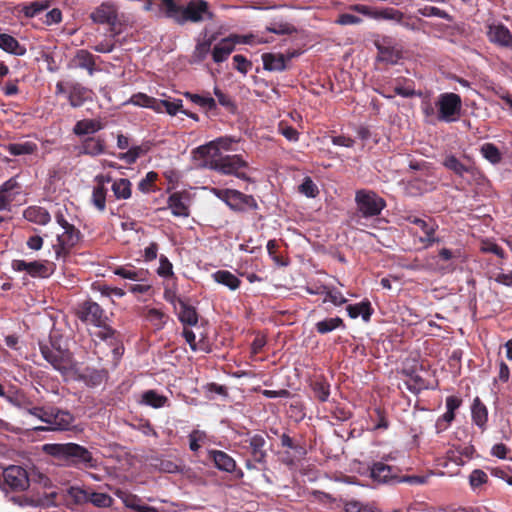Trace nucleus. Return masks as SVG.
Masks as SVG:
<instances>
[{"label":"nucleus","mask_w":512,"mask_h":512,"mask_svg":"<svg viewBox=\"0 0 512 512\" xmlns=\"http://www.w3.org/2000/svg\"><path fill=\"white\" fill-rule=\"evenodd\" d=\"M315 398L320 402H326L330 395V385L325 380H316L312 383Z\"/></svg>","instance_id":"50"},{"label":"nucleus","mask_w":512,"mask_h":512,"mask_svg":"<svg viewBox=\"0 0 512 512\" xmlns=\"http://www.w3.org/2000/svg\"><path fill=\"white\" fill-rule=\"evenodd\" d=\"M166 315L159 309L150 308L147 311L146 319L153 325L161 327L165 323Z\"/></svg>","instance_id":"64"},{"label":"nucleus","mask_w":512,"mask_h":512,"mask_svg":"<svg viewBox=\"0 0 512 512\" xmlns=\"http://www.w3.org/2000/svg\"><path fill=\"white\" fill-rule=\"evenodd\" d=\"M157 106L159 107V110H156V112H162L163 109L171 115L175 116L178 112L182 113V100L177 99L174 101H168V100H160L158 99Z\"/></svg>","instance_id":"52"},{"label":"nucleus","mask_w":512,"mask_h":512,"mask_svg":"<svg viewBox=\"0 0 512 512\" xmlns=\"http://www.w3.org/2000/svg\"><path fill=\"white\" fill-rule=\"evenodd\" d=\"M443 165L448 170L453 171L456 175L462 177L465 173L474 174L475 168L473 166H467L463 164L456 156L448 155Z\"/></svg>","instance_id":"39"},{"label":"nucleus","mask_w":512,"mask_h":512,"mask_svg":"<svg viewBox=\"0 0 512 512\" xmlns=\"http://www.w3.org/2000/svg\"><path fill=\"white\" fill-rule=\"evenodd\" d=\"M215 282L228 287L231 290H236L240 287L241 280L228 270H218L212 274Z\"/></svg>","instance_id":"37"},{"label":"nucleus","mask_w":512,"mask_h":512,"mask_svg":"<svg viewBox=\"0 0 512 512\" xmlns=\"http://www.w3.org/2000/svg\"><path fill=\"white\" fill-rule=\"evenodd\" d=\"M129 103L140 107L150 108L154 111L159 110V107L157 106L158 99L148 96L144 93H137L132 95Z\"/></svg>","instance_id":"47"},{"label":"nucleus","mask_w":512,"mask_h":512,"mask_svg":"<svg viewBox=\"0 0 512 512\" xmlns=\"http://www.w3.org/2000/svg\"><path fill=\"white\" fill-rule=\"evenodd\" d=\"M22 192L17 177H11L0 185V211H11L12 202Z\"/></svg>","instance_id":"16"},{"label":"nucleus","mask_w":512,"mask_h":512,"mask_svg":"<svg viewBox=\"0 0 512 512\" xmlns=\"http://www.w3.org/2000/svg\"><path fill=\"white\" fill-rule=\"evenodd\" d=\"M481 155L491 164H499L502 161V153L493 143H484L480 147Z\"/></svg>","instance_id":"46"},{"label":"nucleus","mask_w":512,"mask_h":512,"mask_svg":"<svg viewBox=\"0 0 512 512\" xmlns=\"http://www.w3.org/2000/svg\"><path fill=\"white\" fill-rule=\"evenodd\" d=\"M184 96L189 99L192 103L200 106L206 111L215 110L217 107L216 101L212 98L209 93L207 95H200L191 92H185Z\"/></svg>","instance_id":"42"},{"label":"nucleus","mask_w":512,"mask_h":512,"mask_svg":"<svg viewBox=\"0 0 512 512\" xmlns=\"http://www.w3.org/2000/svg\"><path fill=\"white\" fill-rule=\"evenodd\" d=\"M94 181L96 185L92 191L91 201L98 211L103 212L106 209L107 189L105 188V184L110 183L112 177L109 174H99L95 176Z\"/></svg>","instance_id":"20"},{"label":"nucleus","mask_w":512,"mask_h":512,"mask_svg":"<svg viewBox=\"0 0 512 512\" xmlns=\"http://www.w3.org/2000/svg\"><path fill=\"white\" fill-rule=\"evenodd\" d=\"M11 267L16 272L25 271L32 278H48L55 271V264L48 260L27 262L21 259H14Z\"/></svg>","instance_id":"12"},{"label":"nucleus","mask_w":512,"mask_h":512,"mask_svg":"<svg viewBox=\"0 0 512 512\" xmlns=\"http://www.w3.org/2000/svg\"><path fill=\"white\" fill-rule=\"evenodd\" d=\"M13 406L34 416V409H40L41 406H33L32 402L23 394L7 395L5 398Z\"/></svg>","instance_id":"43"},{"label":"nucleus","mask_w":512,"mask_h":512,"mask_svg":"<svg viewBox=\"0 0 512 512\" xmlns=\"http://www.w3.org/2000/svg\"><path fill=\"white\" fill-rule=\"evenodd\" d=\"M160 265L157 269V273L161 277H172L174 275L173 273V265L169 261V259L165 255H161L159 258Z\"/></svg>","instance_id":"63"},{"label":"nucleus","mask_w":512,"mask_h":512,"mask_svg":"<svg viewBox=\"0 0 512 512\" xmlns=\"http://www.w3.org/2000/svg\"><path fill=\"white\" fill-rule=\"evenodd\" d=\"M113 273L121 278L137 282H147L149 277V271L147 269H137L130 264L115 268Z\"/></svg>","instance_id":"27"},{"label":"nucleus","mask_w":512,"mask_h":512,"mask_svg":"<svg viewBox=\"0 0 512 512\" xmlns=\"http://www.w3.org/2000/svg\"><path fill=\"white\" fill-rule=\"evenodd\" d=\"M34 417L38 418L46 427H36L38 431H69L74 428L75 416L68 410L55 406H41L34 409Z\"/></svg>","instance_id":"7"},{"label":"nucleus","mask_w":512,"mask_h":512,"mask_svg":"<svg viewBox=\"0 0 512 512\" xmlns=\"http://www.w3.org/2000/svg\"><path fill=\"white\" fill-rule=\"evenodd\" d=\"M91 52L86 49H79L75 52L74 56L70 59L68 66L70 68H80L87 70L88 74L92 76L96 69V59Z\"/></svg>","instance_id":"21"},{"label":"nucleus","mask_w":512,"mask_h":512,"mask_svg":"<svg viewBox=\"0 0 512 512\" xmlns=\"http://www.w3.org/2000/svg\"><path fill=\"white\" fill-rule=\"evenodd\" d=\"M405 373L409 377L407 386L411 392L418 393L422 390L433 389V387L430 385V382L422 378L418 373H416V371L410 370L405 371Z\"/></svg>","instance_id":"41"},{"label":"nucleus","mask_w":512,"mask_h":512,"mask_svg":"<svg viewBox=\"0 0 512 512\" xmlns=\"http://www.w3.org/2000/svg\"><path fill=\"white\" fill-rule=\"evenodd\" d=\"M80 239L81 232L74 225L64 229V232L57 236V243L53 245L56 259L65 260Z\"/></svg>","instance_id":"14"},{"label":"nucleus","mask_w":512,"mask_h":512,"mask_svg":"<svg viewBox=\"0 0 512 512\" xmlns=\"http://www.w3.org/2000/svg\"><path fill=\"white\" fill-rule=\"evenodd\" d=\"M355 203L358 213L364 218L376 217L386 207V201L372 190L356 191Z\"/></svg>","instance_id":"10"},{"label":"nucleus","mask_w":512,"mask_h":512,"mask_svg":"<svg viewBox=\"0 0 512 512\" xmlns=\"http://www.w3.org/2000/svg\"><path fill=\"white\" fill-rule=\"evenodd\" d=\"M89 492L83 488L72 486L67 490V495L74 504L79 505L88 503Z\"/></svg>","instance_id":"53"},{"label":"nucleus","mask_w":512,"mask_h":512,"mask_svg":"<svg viewBox=\"0 0 512 512\" xmlns=\"http://www.w3.org/2000/svg\"><path fill=\"white\" fill-rule=\"evenodd\" d=\"M234 433V446L246 458L245 466L248 470L255 469L256 464L265 465L267 463L268 436L265 432H254L244 429Z\"/></svg>","instance_id":"1"},{"label":"nucleus","mask_w":512,"mask_h":512,"mask_svg":"<svg viewBox=\"0 0 512 512\" xmlns=\"http://www.w3.org/2000/svg\"><path fill=\"white\" fill-rule=\"evenodd\" d=\"M76 315L81 322L96 327H102L108 320L104 309L91 299L85 300L78 305Z\"/></svg>","instance_id":"13"},{"label":"nucleus","mask_w":512,"mask_h":512,"mask_svg":"<svg viewBox=\"0 0 512 512\" xmlns=\"http://www.w3.org/2000/svg\"><path fill=\"white\" fill-rule=\"evenodd\" d=\"M471 415L472 421L481 429L484 430L486 428V423L488 421V410L485 404L480 400L479 397H476L473 400V404L471 407Z\"/></svg>","instance_id":"34"},{"label":"nucleus","mask_w":512,"mask_h":512,"mask_svg":"<svg viewBox=\"0 0 512 512\" xmlns=\"http://www.w3.org/2000/svg\"><path fill=\"white\" fill-rule=\"evenodd\" d=\"M345 512H374L373 506L369 504H363L356 500L347 501L344 504Z\"/></svg>","instance_id":"59"},{"label":"nucleus","mask_w":512,"mask_h":512,"mask_svg":"<svg viewBox=\"0 0 512 512\" xmlns=\"http://www.w3.org/2000/svg\"><path fill=\"white\" fill-rule=\"evenodd\" d=\"M404 18V14L395 8H383L377 10L376 19H385V20H393L396 22H401Z\"/></svg>","instance_id":"55"},{"label":"nucleus","mask_w":512,"mask_h":512,"mask_svg":"<svg viewBox=\"0 0 512 512\" xmlns=\"http://www.w3.org/2000/svg\"><path fill=\"white\" fill-rule=\"evenodd\" d=\"M4 149L12 156L31 155L38 150L35 142L9 143Z\"/></svg>","instance_id":"36"},{"label":"nucleus","mask_w":512,"mask_h":512,"mask_svg":"<svg viewBox=\"0 0 512 512\" xmlns=\"http://www.w3.org/2000/svg\"><path fill=\"white\" fill-rule=\"evenodd\" d=\"M43 358L62 374L73 368V354L67 348L62 336L50 335L45 341L39 342Z\"/></svg>","instance_id":"4"},{"label":"nucleus","mask_w":512,"mask_h":512,"mask_svg":"<svg viewBox=\"0 0 512 512\" xmlns=\"http://www.w3.org/2000/svg\"><path fill=\"white\" fill-rule=\"evenodd\" d=\"M486 35L490 43L512 49V33L503 23L489 24Z\"/></svg>","instance_id":"18"},{"label":"nucleus","mask_w":512,"mask_h":512,"mask_svg":"<svg viewBox=\"0 0 512 512\" xmlns=\"http://www.w3.org/2000/svg\"><path fill=\"white\" fill-rule=\"evenodd\" d=\"M167 398L158 394L155 390H148L142 395V403L153 408H161L165 405Z\"/></svg>","instance_id":"49"},{"label":"nucleus","mask_w":512,"mask_h":512,"mask_svg":"<svg viewBox=\"0 0 512 512\" xmlns=\"http://www.w3.org/2000/svg\"><path fill=\"white\" fill-rule=\"evenodd\" d=\"M0 49L15 56H23L27 52L24 45L20 44L15 37L6 33L0 34Z\"/></svg>","instance_id":"31"},{"label":"nucleus","mask_w":512,"mask_h":512,"mask_svg":"<svg viewBox=\"0 0 512 512\" xmlns=\"http://www.w3.org/2000/svg\"><path fill=\"white\" fill-rule=\"evenodd\" d=\"M23 217L29 222L42 226L47 225L51 221V216L47 209L36 205L27 207L23 211Z\"/></svg>","instance_id":"30"},{"label":"nucleus","mask_w":512,"mask_h":512,"mask_svg":"<svg viewBox=\"0 0 512 512\" xmlns=\"http://www.w3.org/2000/svg\"><path fill=\"white\" fill-rule=\"evenodd\" d=\"M69 88L70 91L67 99L71 107H81L86 101L91 100L92 91L81 83L73 82Z\"/></svg>","instance_id":"24"},{"label":"nucleus","mask_w":512,"mask_h":512,"mask_svg":"<svg viewBox=\"0 0 512 512\" xmlns=\"http://www.w3.org/2000/svg\"><path fill=\"white\" fill-rule=\"evenodd\" d=\"M278 244L276 240H269L267 243V252L272 260L279 266H287L288 262L277 253Z\"/></svg>","instance_id":"58"},{"label":"nucleus","mask_w":512,"mask_h":512,"mask_svg":"<svg viewBox=\"0 0 512 512\" xmlns=\"http://www.w3.org/2000/svg\"><path fill=\"white\" fill-rule=\"evenodd\" d=\"M436 107L438 108V120L444 122H453L457 120L461 112V97L456 93L440 94Z\"/></svg>","instance_id":"11"},{"label":"nucleus","mask_w":512,"mask_h":512,"mask_svg":"<svg viewBox=\"0 0 512 512\" xmlns=\"http://www.w3.org/2000/svg\"><path fill=\"white\" fill-rule=\"evenodd\" d=\"M233 63L234 68L244 75H246L248 71L252 68V62L241 54H236L233 56Z\"/></svg>","instance_id":"60"},{"label":"nucleus","mask_w":512,"mask_h":512,"mask_svg":"<svg viewBox=\"0 0 512 512\" xmlns=\"http://www.w3.org/2000/svg\"><path fill=\"white\" fill-rule=\"evenodd\" d=\"M88 502L92 503L96 507L100 508H108L113 504V498L106 494L100 492H89Z\"/></svg>","instance_id":"51"},{"label":"nucleus","mask_w":512,"mask_h":512,"mask_svg":"<svg viewBox=\"0 0 512 512\" xmlns=\"http://www.w3.org/2000/svg\"><path fill=\"white\" fill-rule=\"evenodd\" d=\"M58 493L56 491L44 492L37 497H27L25 495L12 496L11 501L19 506H42L50 507L56 505Z\"/></svg>","instance_id":"19"},{"label":"nucleus","mask_w":512,"mask_h":512,"mask_svg":"<svg viewBox=\"0 0 512 512\" xmlns=\"http://www.w3.org/2000/svg\"><path fill=\"white\" fill-rule=\"evenodd\" d=\"M401 472L402 470L397 466L376 461L369 467V478L378 485H395L398 483L421 485L427 481L426 476L402 475Z\"/></svg>","instance_id":"6"},{"label":"nucleus","mask_w":512,"mask_h":512,"mask_svg":"<svg viewBox=\"0 0 512 512\" xmlns=\"http://www.w3.org/2000/svg\"><path fill=\"white\" fill-rule=\"evenodd\" d=\"M3 480L0 483V488L5 493L23 492L30 486L31 481L38 482L44 488L51 487V480L42 473L29 474L26 469L18 465H10L3 470Z\"/></svg>","instance_id":"5"},{"label":"nucleus","mask_w":512,"mask_h":512,"mask_svg":"<svg viewBox=\"0 0 512 512\" xmlns=\"http://www.w3.org/2000/svg\"><path fill=\"white\" fill-rule=\"evenodd\" d=\"M179 311L178 319L183 325L195 326L198 323L199 315L194 306L190 305L181 298H177Z\"/></svg>","instance_id":"28"},{"label":"nucleus","mask_w":512,"mask_h":512,"mask_svg":"<svg viewBox=\"0 0 512 512\" xmlns=\"http://www.w3.org/2000/svg\"><path fill=\"white\" fill-rule=\"evenodd\" d=\"M189 196L186 192H174L168 198V207L174 216L188 217L190 214L188 205Z\"/></svg>","instance_id":"23"},{"label":"nucleus","mask_w":512,"mask_h":512,"mask_svg":"<svg viewBox=\"0 0 512 512\" xmlns=\"http://www.w3.org/2000/svg\"><path fill=\"white\" fill-rule=\"evenodd\" d=\"M345 323L342 318L334 317V318H326L324 320L318 321L315 324V329L319 334H327L337 328L344 329Z\"/></svg>","instance_id":"44"},{"label":"nucleus","mask_w":512,"mask_h":512,"mask_svg":"<svg viewBox=\"0 0 512 512\" xmlns=\"http://www.w3.org/2000/svg\"><path fill=\"white\" fill-rule=\"evenodd\" d=\"M19 7H20V12H22L25 17L33 18L36 15H38L40 12L48 9L49 2L48 1H44V2L34 1L29 4H23Z\"/></svg>","instance_id":"48"},{"label":"nucleus","mask_w":512,"mask_h":512,"mask_svg":"<svg viewBox=\"0 0 512 512\" xmlns=\"http://www.w3.org/2000/svg\"><path fill=\"white\" fill-rule=\"evenodd\" d=\"M263 67L268 71H284L286 57L283 54L264 53L262 55Z\"/></svg>","instance_id":"35"},{"label":"nucleus","mask_w":512,"mask_h":512,"mask_svg":"<svg viewBox=\"0 0 512 512\" xmlns=\"http://www.w3.org/2000/svg\"><path fill=\"white\" fill-rule=\"evenodd\" d=\"M346 311L348 316L352 319H356L361 316L363 321L369 322L374 309L372 308L370 301L365 299L357 304H349L346 307Z\"/></svg>","instance_id":"32"},{"label":"nucleus","mask_w":512,"mask_h":512,"mask_svg":"<svg viewBox=\"0 0 512 512\" xmlns=\"http://www.w3.org/2000/svg\"><path fill=\"white\" fill-rule=\"evenodd\" d=\"M266 30L278 35H291L296 32V28L287 22H273L266 27Z\"/></svg>","instance_id":"54"},{"label":"nucleus","mask_w":512,"mask_h":512,"mask_svg":"<svg viewBox=\"0 0 512 512\" xmlns=\"http://www.w3.org/2000/svg\"><path fill=\"white\" fill-rule=\"evenodd\" d=\"M299 192L310 198H315L319 194L317 185L310 177L304 178L299 186Z\"/></svg>","instance_id":"56"},{"label":"nucleus","mask_w":512,"mask_h":512,"mask_svg":"<svg viewBox=\"0 0 512 512\" xmlns=\"http://www.w3.org/2000/svg\"><path fill=\"white\" fill-rule=\"evenodd\" d=\"M278 130L287 140L296 142L299 139V132L291 125L281 121L278 125Z\"/></svg>","instance_id":"61"},{"label":"nucleus","mask_w":512,"mask_h":512,"mask_svg":"<svg viewBox=\"0 0 512 512\" xmlns=\"http://www.w3.org/2000/svg\"><path fill=\"white\" fill-rule=\"evenodd\" d=\"M117 496L119 498H121V500L123 501L124 505L127 508H130V509H132V510H134L136 512L139 509L146 510V511L147 510L148 511H152L150 509V506L141 503V499L137 495L128 494V493L119 491V492H117Z\"/></svg>","instance_id":"45"},{"label":"nucleus","mask_w":512,"mask_h":512,"mask_svg":"<svg viewBox=\"0 0 512 512\" xmlns=\"http://www.w3.org/2000/svg\"><path fill=\"white\" fill-rule=\"evenodd\" d=\"M488 481V475L481 469H475L469 476V484L472 489H476Z\"/></svg>","instance_id":"57"},{"label":"nucleus","mask_w":512,"mask_h":512,"mask_svg":"<svg viewBox=\"0 0 512 512\" xmlns=\"http://www.w3.org/2000/svg\"><path fill=\"white\" fill-rule=\"evenodd\" d=\"M233 140L230 138H219L211 141L208 144L199 146L196 151L201 157H209L212 155H221L219 149L229 150Z\"/></svg>","instance_id":"29"},{"label":"nucleus","mask_w":512,"mask_h":512,"mask_svg":"<svg viewBox=\"0 0 512 512\" xmlns=\"http://www.w3.org/2000/svg\"><path fill=\"white\" fill-rule=\"evenodd\" d=\"M101 129H103V125L100 121L94 119H83L75 124L73 132L75 135L82 136L96 133Z\"/></svg>","instance_id":"38"},{"label":"nucleus","mask_w":512,"mask_h":512,"mask_svg":"<svg viewBox=\"0 0 512 512\" xmlns=\"http://www.w3.org/2000/svg\"><path fill=\"white\" fill-rule=\"evenodd\" d=\"M43 451L78 469H95L98 466V461L92 453L77 443H49L43 446Z\"/></svg>","instance_id":"2"},{"label":"nucleus","mask_w":512,"mask_h":512,"mask_svg":"<svg viewBox=\"0 0 512 512\" xmlns=\"http://www.w3.org/2000/svg\"><path fill=\"white\" fill-rule=\"evenodd\" d=\"M157 178L158 174L156 172H148L146 176L143 179H141L140 182L138 183V189L143 193L150 192Z\"/></svg>","instance_id":"62"},{"label":"nucleus","mask_w":512,"mask_h":512,"mask_svg":"<svg viewBox=\"0 0 512 512\" xmlns=\"http://www.w3.org/2000/svg\"><path fill=\"white\" fill-rule=\"evenodd\" d=\"M161 2L166 17L173 19L179 25L187 22L199 23L206 18H213V13L205 0H191L186 6L178 5L175 0H161Z\"/></svg>","instance_id":"3"},{"label":"nucleus","mask_w":512,"mask_h":512,"mask_svg":"<svg viewBox=\"0 0 512 512\" xmlns=\"http://www.w3.org/2000/svg\"><path fill=\"white\" fill-rule=\"evenodd\" d=\"M237 36H229L217 43L212 50V58L216 63L225 61L234 51Z\"/></svg>","instance_id":"26"},{"label":"nucleus","mask_w":512,"mask_h":512,"mask_svg":"<svg viewBox=\"0 0 512 512\" xmlns=\"http://www.w3.org/2000/svg\"><path fill=\"white\" fill-rule=\"evenodd\" d=\"M111 189L115 198L118 200L129 199L132 194V184L130 180L126 178H119L113 181Z\"/></svg>","instance_id":"40"},{"label":"nucleus","mask_w":512,"mask_h":512,"mask_svg":"<svg viewBox=\"0 0 512 512\" xmlns=\"http://www.w3.org/2000/svg\"><path fill=\"white\" fill-rule=\"evenodd\" d=\"M405 220L418 226L419 228H422L424 236L420 237L419 241L424 245L425 248H429L434 243L439 242V238H437L435 235L439 226L433 218H428L425 220L414 215H407Z\"/></svg>","instance_id":"15"},{"label":"nucleus","mask_w":512,"mask_h":512,"mask_svg":"<svg viewBox=\"0 0 512 512\" xmlns=\"http://www.w3.org/2000/svg\"><path fill=\"white\" fill-rule=\"evenodd\" d=\"M374 45L378 51V62L395 65L402 58L401 51L391 45V39L389 37H383L382 40H375Z\"/></svg>","instance_id":"17"},{"label":"nucleus","mask_w":512,"mask_h":512,"mask_svg":"<svg viewBox=\"0 0 512 512\" xmlns=\"http://www.w3.org/2000/svg\"><path fill=\"white\" fill-rule=\"evenodd\" d=\"M208 459L211 460L215 467L227 473H233L236 470V461L228 453L221 450H209Z\"/></svg>","instance_id":"22"},{"label":"nucleus","mask_w":512,"mask_h":512,"mask_svg":"<svg viewBox=\"0 0 512 512\" xmlns=\"http://www.w3.org/2000/svg\"><path fill=\"white\" fill-rule=\"evenodd\" d=\"M104 140L96 137H88L84 139L79 147V154L97 156L104 152Z\"/></svg>","instance_id":"33"},{"label":"nucleus","mask_w":512,"mask_h":512,"mask_svg":"<svg viewBox=\"0 0 512 512\" xmlns=\"http://www.w3.org/2000/svg\"><path fill=\"white\" fill-rule=\"evenodd\" d=\"M205 158L204 167L223 175H232L241 180L250 181L247 173L242 171L248 167V163L241 155H212Z\"/></svg>","instance_id":"8"},{"label":"nucleus","mask_w":512,"mask_h":512,"mask_svg":"<svg viewBox=\"0 0 512 512\" xmlns=\"http://www.w3.org/2000/svg\"><path fill=\"white\" fill-rule=\"evenodd\" d=\"M91 19L95 23L114 24L117 20V9L113 4L103 3L91 13Z\"/></svg>","instance_id":"25"},{"label":"nucleus","mask_w":512,"mask_h":512,"mask_svg":"<svg viewBox=\"0 0 512 512\" xmlns=\"http://www.w3.org/2000/svg\"><path fill=\"white\" fill-rule=\"evenodd\" d=\"M211 193L223 201L232 211L244 213L248 210H258L259 205L253 195L242 193L236 189L211 188Z\"/></svg>","instance_id":"9"}]
</instances>
